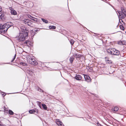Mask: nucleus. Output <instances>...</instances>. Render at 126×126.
Here are the masks:
<instances>
[{
	"mask_svg": "<svg viewBox=\"0 0 126 126\" xmlns=\"http://www.w3.org/2000/svg\"><path fill=\"white\" fill-rule=\"evenodd\" d=\"M24 29L20 31L19 35L17 38V40L19 42L24 41L28 36V32L25 30L26 28H24Z\"/></svg>",
	"mask_w": 126,
	"mask_h": 126,
	"instance_id": "1",
	"label": "nucleus"
},
{
	"mask_svg": "<svg viewBox=\"0 0 126 126\" xmlns=\"http://www.w3.org/2000/svg\"><path fill=\"white\" fill-rule=\"evenodd\" d=\"M13 25V24L10 22L5 23L2 25V28H1V30H0V32L2 33H5L8 29Z\"/></svg>",
	"mask_w": 126,
	"mask_h": 126,
	"instance_id": "2",
	"label": "nucleus"
},
{
	"mask_svg": "<svg viewBox=\"0 0 126 126\" xmlns=\"http://www.w3.org/2000/svg\"><path fill=\"white\" fill-rule=\"evenodd\" d=\"M122 12L118 11L117 12L119 14L118 15L119 17H120L121 18H124L126 16V10L124 7L121 8Z\"/></svg>",
	"mask_w": 126,
	"mask_h": 126,
	"instance_id": "3",
	"label": "nucleus"
},
{
	"mask_svg": "<svg viewBox=\"0 0 126 126\" xmlns=\"http://www.w3.org/2000/svg\"><path fill=\"white\" fill-rule=\"evenodd\" d=\"M107 52L109 53L114 55H118L120 54V51L115 48H111L108 49Z\"/></svg>",
	"mask_w": 126,
	"mask_h": 126,
	"instance_id": "4",
	"label": "nucleus"
},
{
	"mask_svg": "<svg viewBox=\"0 0 126 126\" xmlns=\"http://www.w3.org/2000/svg\"><path fill=\"white\" fill-rule=\"evenodd\" d=\"M28 61L29 63L34 65H36L38 64V63L35 60L34 58L30 57L29 58V60H28Z\"/></svg>",
	"mask_w": 126,
	"mask_h": 126,
	"instance_id": "5",
	"label": "nucleus"
},
{
	"mask_svg": "<svg viewBox=\"0 0 126 126\" xmlns=\"http://www.w3.org/2000/svg\"><path fill=\"white\" fill-rule=\"evenodd\" d=\"M32 42L30 40H27L24 43V45L30 47L31 45H32Z\"/></svg>",
	"mask_w": 126,
	"mask_h": 126,
	"instance_id": "6",
	"label": "nucleus"
},
{
	"mask_svg": "<svg viewBox=\"0 0 126 126\" xmlns=\"http://www.w3.org/2000/svg\"><path fill=\"white\" fill-rule=\"evenodd\" d=\"M38 110L37 109H35L31 110L29 111L30 113H38Z\"/></svg>",
	"mask_w": 126,
	"mask_h": 126,
	"instance_id": "7",
	"label": "nucleus"
},
{
	"mask_svg": "<svg viewBox=\"0 0 126 126\" xmlns=\"http://www.w3.org/2000/svg\"><path fill=\"white\" fill-rule=\"evenodd\" d=\"M10 13L12 15H17L16 12L13 9L12 7H10Z\"/></svg>",
	"mask_w": 126,
	"mask_h": 126,
	"instance_id": "8",
	"label": "nucleus"
},
{
	"mask_svg": "<svg viewBox=\"0 0 126 126\" xmlns=\"http://www.w3.org/2000/svg\"><path fill=\"white\" fill-rule=\"evenodd\" d=\"M84 77L85 80L87 82H89L91 81V79L90 77L89 76L87 75H84Z\"/></svg>",
	"mask_w": 126,
	"mask_h": 126,
	"instance_id": "9",
	"label": "nucleus"
},
{
	"mask_svg": "<svg viewBox=\"0 0 126 126\" xmlns=\"http://www.w3.org/2000/svg\"><path fill=\"white\" fill-rule=\"evenodd\" d=\"M56 124L59 126H64L61 121L59 119H56Z\"/></svg>",
	"mask_w": 126,
	"mask_h": 126,
	"instance_id": "10",
	"label": "nucleus"
},
{
	"mask_svg": "<svg viewBox=\"0 0 126 126\" xmlns=\"http://www.w3.org/2000/svg\"><path fill=\"white\" fill-rule=\"evenodd\" d=\"M75 79L77 80H80L82 79V77L79 75L76 74L75 77Z\"/></svg>",
	"mask_w": 126,
	"mask_h": 126,
	"instance_id": "11",
	"label": "nucleus"
},
{
	"mask_svg": "<svg viewBox=\"0 0 126 126\" xmlns=\"http://www.w3.org/2000/svg\"><path fill=\"white\" fill-rule=\"evenodd\" d=\"M118 43L121 45H125L126 44V42L125 41H120L118 42Z\"/></svg>",
	"mask_w": 126,
	"mask_h": 126,
	"instance_id": "12",
	"label": "nucleus"
},
{
	"mask_svg": "<svg viewBox=\"0 0 126 126\" xmlns=\"http://www.w3.org/2000/svg\"><path fill=\"white\" fill-rule=\"evenodd\" d=\"M74 57L76 58H79L81 56L80 54L77 53H76L74 55Z\"/></svg>",
	"mask_w": 126,
	"mask_h": 126,
	"instance_id": "13",
	"label": "nucleus"
},
{
	"mask_svg": "<svg viewBox=\"0 0 126 126\" xmlns=\"http://www.w3.org/2000/svg\"><path fill=\"white\" fill-rule=\"evenodd\" d=\"M74 59V58L73 56H71L70 57L69 60L70 63H72Z\"/></svg>",
	"mask_w": 126,
	"mask_h": 126,
	"instance_id": "14",
	"label": "nucleus"
},
{
	"mask_svg": "<svg viewBox=\"0 0 126 126\" xmlns=\"http://www.w3.org/2000/svg\"><path fill=\"white\" fill-rule=\"evenodd\" d=\"M23 22L26 24H27L28 22H29V20L28 19H25L23 20Z\"/></svg>",
	"mask_w": 126,
	"mask_h": 126,
	"instance_id": "15",
	"label": "nucleus"
},
{
	"mask_svg": "<svg viewBox=\"0 0 126 126\" xmlns=\"http://www.w3.org/2000/svg\"><path fill=\"white\" fill-rule=\"evenodd\" d=\"M106 61L107 63L111 64L112 62L111 60H109L108 59H106Z\"/></svg>",
	"mask_w": 126,
	"mask_h": 126,
	"instance_id": "16",
	"label": "nucleus"
},
{
	"mask_svg": "<svg viewBox=\"0 0 126 126\" xmlns=\"http://www.w3.org/2000/svg\"><path fill=\"white\" fill-rule=\"evenodd\" d=\"M42 106L43 109H44L45 110L47 109V108L45 104H42Z\"/></svg>",
	"mask_w": 126,
	"mask_h": 126,
	"instance_id": "17",
	"label": "nucleus"
},
{
	"mask_svg": "<svg viewBox=\"0 0 126 126\" xmlns=\"http://www.w3.org/2000/svg\"><path fill=\"white\" fill-rule=\"evenodd\" d=\"M49 29H55L56 28V27L54 26H49Z\"/></svg>",
	"mask_w": 126,
	"mask_h": 126,
	"instance_id": "18",
	"label": "nucleus"
},
{
	"mask_svg": "<svg viewBox=\"0 0 126 126\" xmlns=\"http://www.w3.org/2000/svg\"><path fill=\"white\" fill-rule=\"evenodd\" d=\"M41 20L43 22H45L46 23H48V21L47 20L42 18H41Z\"/></svg>",
	"mask_w": 126,
	"mask_h": 126,
	"instance_id": "19",
	"label": "nucleus"
},
{
	"mask_svg": "<svg viewBox=\"0 0 126 126\" xmlns=\"http://www.w3.org/2000/svg\"><path fill=\"white\" fill-rule=\"evenodd\" d=\"M20 64L24 66H25L27 65V63L24 62H20Z\"/></svg>",
	"mask_w": 126,
	"mask_h": 126,
	"instance_id": "20",
	"label": "nucleus"
},
{
	"mask_svg": "<svg viewBox=\"0 0 126 126\" xmlns=\"http://www.w3.org/2000/svg\"><path fill=\"white\" fill-rule=\"evenodd\" d=\"M118 109L119 108L117 107H115L113 109V110L115 111H117L118 110Z\"/></svg>",
	"mask_w": 126,
	"mask_h": 126,
	"instance_id": "21",
	"label": "nucleus"
},
{
	"mask_svg": "<svg viewBox=\"0 0 126 126\" xmlns=\"http://www.w3.org/2000/svg\"><path fill=\"white\" fill-rule=\"evenodd\" d=\"M32 20L34 21L35 22H37L38 21V19L37 18H34L33 17L31 19Z\"/></svg>",
	"mask_w": 126,
	"mask_h": 126,
	"instance_id": "22",
	"label": "nucleus"
},
{
	"mask_svg": "<svg viewBox=\"0 0 126 126\" xmlns=\"http://www.w3.org/2000/svg\"><path fill=\"white\" fill-rule=\"evenodd\" d=\"M37 88V90L38 91H39L40 92H43V91L41 89L39 88V87H38V88Z\"/></svg>",
	"mask_w": 126,
	"mask_h": 126,
	"instance_id": "23",
	"label": "nucleus"
},
{
	"mask_svg": "<svg viewBox=\"0 0 126 126\" xmlns=\"http://www.w3.org/2000/svg\"><path fill=\"white\" fill-rule=\"evenodd\" d=\"M9 113L10 115H13L14 114L13 112L11 110H9Z\"/></svg>",
	"mask_w": 126,
	"mask_h": 126,
	"instance_id": "24",
	"label": "nucleus"
},
{
	"mask_svg": "<svg viewBox=\"0 0 126 126\" xmlns=\"http://www.w3.org/2000/svg\"><path fill=\"white\" fill-rule=\"evenodd\" d=\"M70 42L71 45H73L74 43V41L72 39H71L70 40Z\"/></svg>",
	"mask_w": 126,
	"mask_h": 126,
	"instance_id": "25",
	"label": "nucleus"
},
{
	"mask_svg": "<svg viewBox=\"0 0 126 126\" xmlns=\"http://www.w3.org/2000/svg\"><path fill=\"white\" fill-rule=\"evenodd\" d=\"M27 16L29 18L31 19H32V18L33 17L31 16V15L29 14H27Z\"/></svg>",
	"mask_w": 126,
	"mask_h": 126,
	"instance_id": "26",
	"label": "nucleus"
},
{
	"mask_svg": "<svg viewBox=\"0 0 126 126\" xmlns=\"http://www.w3.org/2000/svg\"><path fill=\"white\" fill-rule=\"evenodd\" d=\"M120 29L122 30H124V27L122 25H121L120 26Z\"/></svg>",
	"mask_w": 126,
	"mask_h": 126,
	"instance_id": "27",
	"label": "nucleus"
},
{
	"mask_svg": "<svg viewBox=\"0 0 126 126\" xmlns=\"http://www.w3.org/2000/svg\"><path fill=\"white\" fill-rule=\"evenodd\" d=\"M31 22H32V21L31 22L29 20V22H28L27 25L28 26H31L32 24Z\"/></svg>",
	"mask_w": 126,
	"mask_h": 126,
	"instance_id": "28",
	"label": "nucleus"
},
{
	"mask_svg": "<svg viewBox=\"0 0 126 126\" xmlns=\"http://www.w3.org/2000/svg\"><path fill=\"white\" fill-rule=\"evenodd\" d=\"M16 54L15 55L14 57L13 58L12 60H11V62H12L16 58Z\"/></svg>",
	"mask_w": 126,
	"mask_h": 126,
	"instance_id": "29",
	"label": "nucleus"
},
{
	"mask_svg": "<svg viewBox=\"0 0 126 126\" xmlns=\"http://www.w3.org/2000/svg\"><path fill=\"white\" fill-rule=\"evenodd\" d=\"M37 102L38 105H41V103L40 102L37 101Z\"/></svg>",
	"mask_w": 126,
	"mask_h": 126,
	"instance_id": "30",
	"label": "nucleus"
},
{
	"mask_svg": "<svg viewBox=\"0 0 126 126\" xmlns=\"http://www.w3.org/2000/svg\"><path fill=\"white\" fill-rule=\"evenodd\" d=\"M4 15H2V14H1L0 16V18L1 19H2L3 18V17Z\"/></svg>",
	"mask_w": 126,
	"mask_h": 126,
	"instance_id": "31",
	"label": "nucleus"
},
{
	"mask_svg": "<svg viewBox=\"0 0 126 126\" xmlns=\"http://www.w3.org/2000/svg\"><path fill=\"white\" fill-rule=\"evenodd\" d=\"M1 94L3 96H4L6 95L5 93H3V92H2L1 93Z\"/></svg>",
	"mask_w": 126,
	"mask_h": 126,
	"instance_id": "32",
	"label": "nucleus"
},
{
	"mask_svg": "<svg viewBox=\"0 0 126 126\" xmlns=\"http://www.w3.org/2000/svg\"><path fill=\"white\" fill-rule=\"evenodd\" d=\"M37 31H38V30H37L36 29H34L33 30H31V32H32H32H33V31L36 32Z\"/></svg>",
	"mask_w": 126,
	"mask_h": 126,
	"instance_id": "33",
	"label": "nucleus"
},
{
	"mask_svg": "<svg viewBox=\"0 0 126 126\" xmlns=\"http://www.w3.org/2000/svg\"><path fill=\"white\" fill-rule=\"evenodd\" d=\"M2 11V8L1 7V6H0V14L1 13Z\"/></svg>",
	"mask_w": 126,
	"mask_h": 126,
	"instance_id": "34",
	"label": "nucleus"
},
{
	"mask_svg": "<svg viewBox=\"0 0 126 126\" xmlns=\"http://www.w3.org/2000/svg\"><path fill=\"white\" fill-rule=\"evenodd\" d=\"M97 124L98 126H102L100 124L98 123Z\"/></svg>",
	"mask_w": 126,
	"mask_h": 126,
	"instance_id": "35",
	"label": "nucleus"
},
{
	"mask_svg": "<svg viewBox=\"0 0 126 126\" xmlns=\"http://www.w3.org/2000/svg\"><path fill=\"white\" fill-rule=\"evenodd\" d=\"M2 25H1L0 24V30H1V28H2Z\"/></svg>",
	"mask_w": 126,
	"mask_h": 126,
	"instance_id": "36",
	"label": "nucleus"
},
{
	"mask_svg": "<svg viewBox=\"0 0 126 126\" xmlns=\"http://www.w3.org/2000/svg\"><path fill=\"white\" fill-rule=\"evenodd\" d=\"M119 22H121V21L120 20L122 21V22H123V23H124V22H123V21H122V19H121L120 20V19H119Z\"/></svg>",
	"mask_w": 126,
	"mask_h": 126,
	"instance_id": "37",
	"label": "nucleus"
},
{
	"mask_svg": "<svg viewBox=\"0 0 126 126\" xmlns=\"http://www.w3.org/2000/svg\"><path fill=\"white\" fill-rule=\"evenodd\" d=\"M38 106H39V107H40V108H41V105H38Z\"/></svg>",
	"mask_w": 126,
	"mask_h": 126,
	"instance_id": "38",
	"label": "nucleus"
},
{
	"mask_svg": "<svg viewBox=\"0 0 126 126\" xmlns=\"http://www.w3.org/2000/svg\"><path fill=\"white\" fill-rule=\"evenodd\" d=\"M125 33H126V32Z\"/></svg>",
	"mask_w": 126,
	"mask_h": 126,
	"instance_id": "39",
	"label": "nucleus"
},
{
	"mask_svg": "<svg viewBox=\"0 0 126 126\" xmlns=\"http://www.w3.org/2000/svg\"><path fill=\"white\" fill-rule=\"evenodd\" d=\"M103 126L102 125L101 126Z\"/></svg>",
	"mask_w": 126,
	"mask_h": 126,
	"instance_id": "40",
	"label": "nucleus"
}]
</instances>
